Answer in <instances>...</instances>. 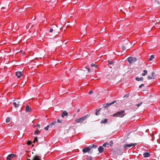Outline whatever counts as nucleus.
<instances>
[{
    "label": "nucleus",
    "instance_id": "f257e3e1",
    "mask_svg": "<svg viewBox=\"0 0 160 160\" xmlns=\"http://www.w3.org/2000/svg\"><path fill=\"white\" fill-rule=\"evenodd\" d=\"M89 117V115L87 114L82 117L75 119V122L77 123H82L84 120Z\"/></svg>",
    "mask_w": 160,
    "mask_h": 160
},
{
    "label": "nucleus",
    "instance_id": "f03ea898",
    "mask_svg": "<svg viewBox=\"0 0 160 160\" xmlns=\"http://www.w3.org/2000/svg\"><path fill=\"white\" fill-rule=\"evenodd\" d=\"M127 60L128 63L129 64H131V63H134L137 60V59L135 57H130L128 58Z\"/></svg>",
    "mask_w": 160,
    "mask_h": 160
},
{
    "label": "nucleus",
    "instance_id": "7ed1b4c3",
    "mask_svg": "<svg viewBox=\"0 0 160 160\" xmlns=\"http://www.w3.org/2000/svg\"><path fill=\"white\" fill-rule=\"evenodd\" d=\"M117 112L118 117L123 118L126 115L124 110H121L120 111Z\"/></svg>",
    "mask_w": 160,
    "mask_h": 160
},
{
    "label": "nucleus",
    "instance_id": "20e7f679",
    "mask_svg": "<svg viewBox=\"0 0 160 160\" xmlns=\"http://www.w3.org/2000/svg\"><path fill=\"white\" fill-rule=\"evenodd\" d=\"M116 102V101H114L112 102L111 103H107L105 104H104L103 105V107L105 108H106L109 107V106H110V105H112V104H114L115 102Z\"/></svg>",
    "mask_w": 160,
    "mask_h": 160
},
{
    "label": "nucleus",
    "instance_id": "39448f33",
    "mask_svg": "<svg viewBox=\"0 0 160 160\" xmlns=\"http://www.w3.org/2000/svg\"><path fill=\"white\" fill-rule=\"evenodd\" d=\"M90 151V148L89 147L85 148L82 149V152L83 153L87 152H89Z\"/></svg>",
    "mask_w": 160,
    "mask_h": 160
},
{
    "label": "nucleus",
    "instance_id": "423d86ee",
    "mask_svg": "<svg viewBox=\"0 0 160 160\" xmlns=\"http://www.w3.org/2000/svg\"><path fill=\"white\" fill-rule=\"evenodd\" d=\"M137 144V143H131L130 144H125L124 146V148H126L127 147H130L132 146H136Z\"/></svg>",
    "mask_w": 160,
    "mask_h": 160
},
{
    "label": "nucleus",
    "instance_id": "0eeeda50",
    "mask_svg": "<svg viewBox=\"0 0 160 160\" xmlns=\"http://www.w3.org/2000/svg\"><path fill=\"white\" fill-rule=\"evenodd\" d=\"M16 75L18 78H19L21 76H22V74L21 72L18 71L16 72Z\"/></svg>",
    "mask_w": 160,
    "mask_h": 160
},
{
    "label": "nucleus",
    "instance_id": "6e6552de",
    "mask_svg": "<svg viewBox=\"0 0 160 160\" xmlns=\"http://www.w3.org/2000/svg\"><path fill=\"white\" fill-rule=\"evenodd\" d=\"M19 101H16V102H14L13 103L15 107L17 108L19 106Z\"/></svg>",
    "mask_w": 160,
    "mask_h": 160
},
{
    "label": "nucleus",
    "instance_id": "1a4fd4ad",
    "mask_svg": "<svg viewBox=\"0 0 160 160\" xmlns=\"http://www.w3.org/2000/svg\"><path fill=\"white\" fill-rule=\"evenodd\" d=\"M143 103L142 102H140L138 104L135 105L133 108L135 109H137Z\"/></svg>",
    "mask_w": 160,
    "mask_h": 160
},
{
    "label": "nucleus",
    "instance_id": "9d476101",
    "mask_svg": "<svg viewBox=\"0 0 160 160\" xmlns=\"http://www.w3.org/2000/svg\"><path fill=\"white\" fill-rule=\"evenodd\" d=\"M68 116V113L66 111H63L61 114V116L62 118H64L65 116Z\"/></svg>",
    "mask_w": 160,
    "mask_h": 160
},
{
    "label": "nucleus",
    "instance_id": "9b49d317",
    "mask_svg": "<svg viewBox=\"0 0 160 160\" xmlns=\"http://www.w3.org/2000/svg\"><path fill=\"white\" fill-rule=\"evenodd\" d=\"M32 108L29 107L28 105L26 106V107L25 111L27 112H29L31 111Z\"/></svg>",
    "mask_w": 160,
    "mask_h": 160
},
{
    "label": "nucleus",
    "instance_id": "f8f14e48",
    "mask_svg": "<svg viewBox=\"0 0 160 160\" xmlns=\"http://www.w3.org/2000/svg\"><path fill=\"white\" fill-rule=\"evenodd\" d=\"M27 160H31L30 159H28ZM32 160H41L37 155L35 156L33 158Z\"/></svg>",
    "mask_w": 160,
    "mask_h": 160
},
{
    "label": "nucleus",
    "instance_id": "ddd939ff",
    "mask_svg": "<svg viewBox=\"0 0 160 160\" xmlns=\"http://www.w3.org/2000/svg\"><path fill=\"white\" fill-rule=\"evenodd\" d=\"M135 79L136 80L139 81H143V78L142 77L139 78L138 77H137L135 78Z\"/></svg>",
    "mask_w": 160,
    "mask_h": 160
},
{
    "label": "nucleus",
    "instance_id": "4468645a",
    "mask_svg": "<svg viewBox=\"0 0 160 160\" xmlns=\"http://www.w3.org/2000/svg\"><path fill=\"white\" fill-rule=\"evenodd\" d=\"M143 156L145 158H148L150 156V154L148 152H145L143 154Z\"/></svg>",
    "mask_w": 160,
    "mask_h": 160
},
{
    "label": "nucleus",
    "instance_id": "2eb2a0df",
    "mask_svg": "<svg viewBox=\"0 0 160 160\" xmlns=\"http://www.w3.org/2000/svg\"><path fill=\"white\" fill-rule=\"evenodd\" d=\"M98 149L100 153H102L103 151V148L102 146L99 147L98 148Z\"/></svg>",
    "mask_w": 160,
    "mask_h": 160
},
{
    "label": "nucleus",
    "instance_id": "dca6fc26",
    "mask_svg": "<svg viewBox=\"0 0 160 160\" xmlns=\"http://www.w3.org/2000/svg\"><path fill=\"white\" fill-rule=\"evenodd\" d=\"M57 124V122L56 121H54L50 124V127L51 128H53V126Z\"/></svg>",
    "mask_w": 160,
    "mask_h": 160
},
{
    "label": "nucleus",
    "instance_id": "f3484780",
    "mask_svg": "<svg viewBox=\"0 0 160 160\" xmlns=\"http://www.w3.org/2000/svg\"><path fill=\"white\" fill-rule=\"evenodd\" d=\"M98 147L97 145H94V144H92L89 146V148H90V150L92 148H96Z\"/></svg>",
    "mask_w": 160,
    "mask_h": 160
},
{
    "label": "nucleus",
    "instance_id": "a211bd4d",
    "mask_svg": "<svg viewBox=\"0 0 160 160\" xmlns=\"http://www.w3.org/2000/svg\"><path fill=\"white\" fill-rule=\"evenodd\" d=\"M108 119H105L103 120H102L101 121V123L103 124H105L107 123L108 122Z\"/></svg>",
    "mask_w": 160,
    "mask_h": 160
},
{
    "label": "nucleus",
    "instance_id": "6ab92c4d",
    "mask_svg": "<svg viewBox=\"0 0 160 160\" xmlns=\"http://www.w3.org/2000/svg\"><path fill=\"white\" fill-rule=\"evenodd\" d=\"M143 72L144 73L142 74V76H144L147 74L148 71L146 70H144Z\"/></svg>",
    "mask_w": 160,
    "mask_h": 160
},
{
    "label": "nucleus",
    "instance_id": "aec40b11",
    "mask_svg": "<svg viewBox=\"0 0 160 160\" xmlns=\"http://www.w3.org/2000/svg\"><path fill=\"white\" fill-rule=\"evenodd\" d=\"M40 130H39L38 129H37L35 132L34 134H38L40 133Z\"/></svg>",
    "mask_w": 160,
    "mask_h": 160
},
{
    "label": "nucleus",
    "instance_id": "412c9836",
    "mask_svg": "<svg viewBox=\"0 0 160 160\" xmlns=\"http://www.w3.org/2000/svg\"><path fill=\"white\" fill-rule=\"evenodd\" d=\"M101 109V108H100V109H97L96 110V112L95 113L96 115H98L99 114V112H100Z\"/></svg>",
    "mask_w": 160,
    "mask_h": 160
},
{
    "label": "nucleus",
    "instance_id": "4be33fe9",
    "mask_svg": "<svg viewBox=\"0 0 160 160\" xmlns=\"http://www.w3.org/2000/svg\"><path fill=\"white\" fill-rule=\"evenodd\" d=\"M154 58V56L153 55H152L150 56V58L148 59V60L149 61H151Z\"/></svg>",
    "mask_w": 160,
    "mask_h": 160
},
{
    "label": "nucleus",
    "instance_id": "5701e85b",
    "mask_svg": "<svg viewBox=\"0 0 160 160\" xmlns=\"http://www.w3.org/2000/svg\"><path fill=\"white\" fill-rule=\"evenodd\" d=\"M152 79H154L155 76V72H152L151 74Z\"/></svg>",
    "mask_w": 160,
    "mask_h": 160
},
{
    "label": "nucleus",
    "instance_id": "b1692460",
    "mask_svg": "<svg viewBox=\"0 0 160 160\" xmlns=\"http://www.w3.org/2000/svg\"><path fill=\"white\" fill-rule=\"evenodd\" d=\"M92 158L91 156H87V160H92Z\"/></svg>",
    "mask_w": 160,
    "mask_h": 160
},
{
    "label": "nucleus",
    "instance_id": "393cba45",
    "mask_svg": "<svg viewBox=\"0 0 160 160\" xmlns=\"http://www.w3.org/2000/svg\"><path fill=\"white\" fill-rule=\"evenodd\" d=\"M9 157H10V158H13L14 157H15V155L14 154H11L9 155Z\"/></svg>",
    "mask_w": 160,
    "mask_h": 160
},
{
    "label": "nucleus",
    "instance_id": "a878e982",
    "mask_svg": "<svg viewBox=\"0 0 160 160\" xmlns=\"http://www.w3.org/2000/svg\"><path fill=\"white\" fill-rule=\"evenodd\" d=\"M91 66L92 67H95L96 68H97L98 67V66L97 65H96L94 63H92L91 64Z\"/></svg>",
    "mask_w": 160,
    "mask_h": 160
},
{
    "label": "nucleus",
    "instance_id": "bb28decb",
    "mask_svg": "<svg viewBox=\"0 0 160 160\" xmlns=\"http://www.w3.org/2000/svg\"><path fill=\"white\" fill-rule=\"evenodd\" d=\"M10 118L9 117H8L7 119H6V122H7V123H8L10 121Z\"/></svg>",
    "mask_w": 160,
    "mask_h": 160
},
{
    "label": "nucleus",
    "instance_id": "cd10ccee",
    "mask_svg": "<svg viewBox=\"0 0 160 160\" xmlns=\"http://www.w3.org/2000/svg\"><path fill=\"white\" fill-rule=\"evenodd\" d=\"M109 144L108 143L106 142L105 143H104L103 144V146L104 147H106L107 146V145H108Z\"/></svg>",
    "mask_w": 160,
    "mask_h": 160
},
{
    "label": "nucleus",
    "instance_id": "c85d7f7f",
    "mask_svg": "<svg viewBox=\"0 0 160 160\" xmlns=\"http://www.w3.org/2000/svg\"><path fill=\"white\" fill-rule=\"evenodd\" d=\"M113 117H118V112H117V113H114V114H113Z\"/></svg>",
    "mask_w": 160,
    "mask_h": 160
},
{
    "label": "nucleus",
    "instance_id": "c756f323",
    "mask_svg": "<svg viewBox=\"0 0 160 160\" xmlns=\"http://www.w3.org/2000/svg\"><path fill=\"white\" fill-rule=\"evenodd\" d=\"M32 142L31 141H28V142H27V144L28 145H30L32 144Z\"/></svg>",
    "mask_w": 160,
    "mask_h": 160
},
{
    "label": "nucleus",
    "instance_id": "7c9ffc66",
    "mask_svg": "<svg viewBox=\"0 0 160 160\" xmlns=\"http://www.w3.org/2000/svg\"><path fill=\"white\" fill-rule=\"evenodd\" d=\"M122 48L123 50H125L126 48L125 47V46L124 45H122Z\"/></svg>",
    "mask_w": 160,
    "mask_h": 160
},
{
    "label": "nucleus",
    "instance_id": "2f4dec72",
    "mask_svg": "<svg viewBox=\"0 0 160 160\" xmlns=\"http://www.w3.org/2000/svg\"><path fill=\"white\" fill-rule=\"evenodd\" d=\"M57 122L58 123H61L62 122V120H60L59 119H58L57 120Z\"/></svg>",
    "mask_w": 160,
    "mask_h": 160
},
{
    "label": "nucleus",
    "instance_id": "473e14b6",
    "mask_svg": "<svg viewBox=\"0 0 160 160\" xmlns=\"http://www.w3.org/2000/svg\"><path fill=\"white\" fill-rule=\"evenodd\" d=\"M129 43H130V42H129V41H128V40H127L126 41V43H124V45H126L128 44Z\"/></svg>",
    "mask_w": 160,
    "mask_h": 160
},
{
    "label": "nucleus",
    "instance_id": "72a5a7b5",
    "mask_svg": "<svg viewBox=\"0 0 160 160\" xmlns=\"http://www.w3.org/2000/svg\"><path fill=\"white\" fill-rule=\"evenodd\" d=\"M147 78H148V80H150V79H152V77H151V76H148V77H147Z\"/></svg>",
    "mask_w": 160,
    "mask_h": 160
},
{
    "label": "nucleus",
    "instance_id": "f704fd0d",
    "mask_svg": "<svg viewBox=\"0 0 160 160\" xmlns=\"http://www.w3.org/2000/svg\"><path fill=\"white\" fill-rule=\"evenodd\" d=\"M110 142V146L111 147L112 146V145L113 144V141H111Z\"/></svg>",
    "mask_w": 160,
    "mask_h": 160
},
{
    "label": "nucleus",
    "instance_id": "c9c22d12",
    "mask_svg": "<svg viewBox=\"0 0 160 160\" xmlns=\"http://www.w3.org/2000/svg\"><path fill=\"white\" fill-rule=\"evenodd\" d=\"M108 63L110 64H112L113 63V62L112 61H109L108 62Z\"/></svg>",
    "mask_w": 160,
    "mask_h": 160
},
{
    "label": "nucleus",
    "instance_id": "e433bc0d",
    "mask_svg": "<svg viewBox=\"0 0 160 160\" xmlns=\"http://www.w3.org/2000/svg\"><path fill=\"white\" fill-rule=\"evenodd\" d=\"M144 84H141V85H139V88H141L142 87H144Z\"/></svg>",
    "mask_w": 160,
    "mask_h": 160
},
{
    "label": "nucleus",
    "instance_id": "4c0bfd02",
    "mask_svg": "<svg viewBox=\"0 0 160 160\" xmlns=\"http://www.w3.org/2000/svg\"><path fill=\"white\" fill-rule=\"evenodd\" d=\"M85 68L87 69L88 71V72H90V69L89 68H88L87 67H85Z\"/></svg>",
    "mask_w": 160,
    "mask_h": 160
},
{
    "label": "nucleus",
    "instance_id": "58836bf2",
    "mask_svg": "<svg viewBox=\"0 0 160 160\" xmlns=\"http://www.w3.org/2000/svg\"><path fill=\"white\" fill-rule=\"evenodd\" d=\"M7 159L8 160H12L11 159H10V157H9V155H8V156L7 157Z\"/></svg>",
    "mask_w": 160,
    "mask_h": 160
},
{
    "label": "nucleus",
    "instance_id": "ea45409f",
    "mask_svg": "<svg viewBox=\"0 0 160 160\" xmlns=\"http://www.w3.org/2000/svg\"><path fill=\"white\" fill-rule=\"evenodd\" d=\"M93 93V91L92 90H90L89 92H88V93L89 94H92V93Z\"/></svg>",
    "mask_w": 160,
    "mask_h": 160
},
{
    "label": "nucleus",
    "instance_id": "a19ab883",
    "mask_svg": "<svg viewBox=\"0 0 160 160\" xmlns=\"http://www.w3.org/2000/svg\"><path fill=\"white\" fill-rule=\"evenodd\" d=\"M53 31V29H52V28H51V29H50V30H49V32H52Z\"/></svg>",
    "mask_w": 160,
    "mask_h": 160
},
{
    "label": "nucleus",
    "instance_id": "79ce46f5",
    "mask_svg": "<svg viewBox=\"0 0 160 160\" xmlns=\"http://www.w3.org/2000/svg\"><path fill=\"white\" fill-rule=\"evenodd\" d=\"M34 140L36 141V142H38V138L37 137H36L35 139H34Z\"/></svg>",
    "mask_w": 160,
    "mask_h": 160
},
{
    "label": "nucleus",
    "instance_id": "37998d69",
    "mask_svg": "<svg viewBox=\"0 0 160 160\" xmlns=\"http://www.w3.org/2000/svg\"><path fill=\"white\" fill-rule=\"evenodd\" d=\"M128 97H129V94H127L123 97V98H124L125 97H126L127 98H128Z\"/></svg>",
    "mask_w": 160,
    "mask_h": 160
},
{
    "label": "nucleus",
    "instance_id": "c03bdc74",
    "mask_svg": "<svg viewBox=\"0 0 160 160\" xmlns=\"http://www.w3.org/2000/svg\"><path fill=\"white\" fill-rule=\"evenodd\" d=\"M156 25L158 27H159L160 26H159V24L158 22L156 24Z\"/></svg>",
    "mask_w": 160,
    "mask_h": 160
},
{
    "label": "nucleus",
    "instance_id": "a18cd8bd",
    "mask_svg": "<svg viewBox=\"0 0 160 160\" xmlns=\"http://www.w3.org/2000/svg\"><path fill=\"white\" fill-rule=\"evenodd\" d=\"M44 129H45L46 130V131H47L48 130V127H45L44 128Z\"/></svg>",
    "mask_w": 160,
    "mask_h": 160
},
{
    "label": "nucleus",
    "instance_id": "49530a36",
    "mask_svg": "<svg viewBox=\"0 0 160 160\" xmlns=\"http://www.w3.org/2000/svg\"><path fill=\"white\" fill-rule=\"evenodd\" d=\"M157 3V4H158V6L159 5V4H160V2H159V1H158Z\"/></svg>",
    "mask_w": 160,
    "mask_h": 160
},
{
    "label": "nucleus",
    "instance_id": "de8ad7c7",
    "mask_svg": "<svg viewBox=\"0 0 160 160\" xmlns=\"http://www.w3.org/2000/svg\"><path fill=\"white\" fill-rule=\"evenodd\" d=\"M47 127H48V128H49V127H50V125H48L47 126Z\"/></svg>",
    "mask_w": 160,
    "mask_h": 160
},
{
    "label": "nucleus",
    "instance_id": "09e8293b",
    "mask_svg": "<svg viewBox=\"0 0 160 160\" xmlns=\"http://www.w3.org/2000/svg\"><path fill=\"white\" fill-rule=\"evenodd\" d=\"M80 111V109L78 108L77 110V112H79Z\"/></svg>",
    "mask_w": 160,
    "mask_h": 160
},
{
    "label": "nucleus",
    "instance_id": "8fccbe9b",
    "mask_svg": "<svg viewBox=\"0 0 160 160\" xmlns=\"http://www.w3.org/2000/svg\"><path fill=\"white\" fill-rule=\"evenodd\" d=\"M24 84H25V83H23L22 84V86H23L24 85Z\"/></svg>",
    "mask_w": 160,
    "mask_h": 160
},
{
    "label": "nucleus",
    "instance_id": "3c124183",
    "mask_svg": "<svg viewBox=\"0 0 160 160\" xmlns=\"http://www.w3.org/2000/svg\"><path fill=\"white\" fill-rule=\"evenodd\" d=\"M38 126L39 128L40 127V124H38Z\"/></svg>",
    "mask_w": 160,
    "mask_h": 160
},
{
    "label": "nucleus",
    "instance_id": "603ef678",
    "mask_svg": "<svg viewBox=\"0 0 160 160\" xmlns=\"http://www.w3.org/2000/svg\"><path fill=\"white\" fill-rule=\"evenodd\" d=\"M5 7H2V8H1V10H2V9H5Z\"/></svg>",
    "mask_w": 160,
    "mask_h": 160
},
{
    "label": "nucleus",
    "instance_id": "864d4df0",
    "mask_svg": "<svg viewBox=\"0 0 160 160\" xmlns=\"http://www.w3.org/2000/svg\"><path fill=\"white\" fill-rule=\"evenodd\" d=\"M36 141L34 140V141H33V142L34 143H35V142Z\"/></svg>",
    "mask_w": 160,
    "mask_h": 160
},
{
    "label": "nucleus",
    "instance_id": "5fc2aeb1",
    "mask_svg": "<svg viewBox=\"0 0 160 160\" xmlns=\"http://www.w3.org/2000/svg\"><path fill=\"white\" fill-rule=\"evenodd\" d=\"M79 42V40H78V41H77V42Z\"/></svg>",
    "mask_w": 160,
    "mask_h": 160
},
{
    "label": "nucleus",
    "instance_id": "6e6d98bb",
    "mask_svg": "<svg viewBox=\"0 0 160 160\" xmlns=\"http://www.w3.org/2000/svg\"><path fill=\"white\" fill-rule=\"evenodd\" d=\"M15 101V100H13V101Z\"/></svg>",
    "mask_w": 160,
    "mask_h": 160
}]
</instances>
